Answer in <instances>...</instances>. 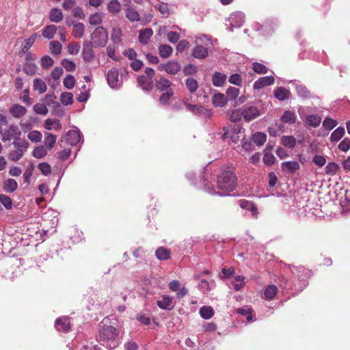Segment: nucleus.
Returning a JSON list of instances; mask_svg holds the SVG:
<instances>
[{
	"label": "nucleus",
	"instance_id": "nucleus-57",
	"mask_svg": "<svg viewBox=\"0 0 350 350\" xmlns=\"http://www.w3.org/2000/svg\"><path fill=\"white\" fill-rule=\"evenodd\" d=\"M155 8L165 17H167L170 14V10L166 3H159L155 5Z\"/></svg>",
	"mask_w": 350,
	"mask_h": 350
},
{
	"label": "nucleus",
	"instance_id": "nucleus-29",
	"mask_svg": "<svg viewBox=\"0 0 350 350\" xmlns=\"http://www.w3.org/2000/svg\"><path fill=\"white\" fill-rule=\"evenodd\" d=\"M57 30V28L55 25H48L43 29L42 36L44 38L49 40L52 39L56 33Z\"/></svg>",
	"mask_w": 350,
	"mask_h": 350
},
{
	"label": "nucleus",
	"instance_id": "nucleus-43",
	"mask_svg": "<svg viewBox=\"0 0 350 350\" xmlns=\"http://www.w3.org/2000/svg\"><path fill=\"white\" fill-rule=\"evenodd\" d=\"M200 314L204 319H211L214 314V310L211 306H203L200 309Z\"/></svg>",
	"mask_w": 350,
	"mask_h": 350
},
{
	"label": "nucleus",
	"instance_id": "nucleus-24",
	"mask_svg": "<svg viewBox=\"0 0 350 350\" xmlns=\"http://www.w3.org/2000/svg\"><path fill=\"white\" fill-rule=\"evenodd\" d=\"M172 82L164 77H161L159 80L156 81L155 85L158 90L159 91H164L169 89H171L170 87L172 85Z\"/></svg>",
	"mask_w": 350,
	"mask_h": 350
},
{
	"label": "nucleus",
	"instance_id": "nucleus-38",
	"mask_svg": "<svg viewBox=\"0 0 350 350\" xmlns=\"http://www.w3.org/2000/svg\"><path fill=\"white\" fill-rule=\"evenodd\" d=\"M33 86V90L38 91L40 94H43L47 89L46 84L41 79H35Z\"/></svg>",
	"mask_w": 350,
	"mask_h": 350
},
{
	"label": "nucleus",
	"instance_id": "nucleus-60",
	"mask_svg": "<svg viewBox=\"0 0 350 350\" xmlns=\"http://www.w3.org/2000/svg\"><path fill=\"white\" fill-rule=\"evenodd\" d=\"M184 103H185L187 109L189 110L190 111H192L195 114L200 115L202 113V111L204 110V108L200 105H191V104L187 103L185 101Z\"/></svg>",
	"mask_w": 350,
	"mask_h": 350
},
{
	"label": "nucleus",
	"instance_id": "nucleus-45",
	"mask_svg": "<svg viewBox=\"0 0 350 350\" xmlns=\"http://www.w3.org/2000/svg\"><path fill=\"white\" fill-rule=\"evenodd\" d=\"M174 92L172 89H169L165 93L161 95L159 98V103L163 105L169 104L170 98L174 95Z\"/></svg>",
	"mask_w": 350,
	"mask_h": 350
},
{
	"label": "nucleus",
	"instance_id": "nucleus-52",
	"mask_svg": "<svg viewBox=\"0 0 350 350\" xmlns=\"http://www.w3.org/2000/svg\"><path fill=\"white\" fill-rule=\"evenodd\" d=\"M63 84L67 89H72L75 84V79L74 76L72 75H67L63 81Z\"/></svg>",
	"mask_w": 350,
	"mask_h": 350
},
{
	"label": "nucleus",
	"instance_id": "nucleus-41",
	"mask_svg": "<svg viewBox=\"0 0 350 350\" xmlns=\"http://www.w3.org/2000/svg\"><path fill=\"white\" fill-rule=\"evenodd\" d=\"M57 137L55 135L50 133H46L44 135V145L47 146L49 149H51L53 148L55 142H56Z\"/></svg>",
	"mask_w": 350,
	"mask_h": 350
},
{
	"label": "nucleus",
	"instance_id": "nucleus-2",
	"mask_svg": "<svg viewBox=\"0 0 350 350\" xmlns=\"http://www.w3.org/2000/svg\"><path fill=\"white\" fill-rule=\"evenodd\" d=\"M217 188L219 191L207 188V191L211 194H218L221 196H228L237 185L236 176L231 172L225 171L221 173L217 177Z\"/></svg>",
	"mask_w": 350,
	"mask_h": 350
},
{
	"label": "nucleus",
	"instance_id": "nucleus-46",
	"mask_svg": "<svg viewBox=\"0 0 350 350\" xmlns=\"http://www.w3.org/2000/svg\"><path fill=\"white\" fill-rule=\"evenodd\" d=\"M60 100L64 105H71L73 103V95L71 92H63L60 96Z\"/></svg>",
	"mask_w": 350,
	"mask_h": 350
},
{
	"label": "nucleus",
	"instance_id": "nucleus-25",
	"mask_svg": "<svg viewBox=\"0 0 350 350\" xmlns=\"http://www.w3.org/2000/svg\"><path fill=\"white\" fill-rule=\"evenodd\" d=\"M18 187L17 182L13 178H8L5 180L3 189L7 193H12Z\"/></svg>",
	"mask_w": 350,
	"mask_h": 350
},
{
	"label": "nucleus",
	"instance_id": "nucleus-44",
	"mask_svg": "<svg viewBox=\"0 0 350 350\" xmlns=\"http://www.w3.org/2000/svg\"><path fill=\"white\" fill-rule=\"evenodd\" d=\"M185 85L190 93H194L198 88V81L191 77L187 78L186 79Z\"/></svg>",
	"mask_w": 350,
	"mask_h": 350
},
{
	"label": "nucleus",
	"instance_id": "nucleus-64",
	"mask_svg": "<svg viewBox=\"0 0 350 350\" xmlns=\"http://www.w3.org/2000/svg\"><path fill=\"white\" fill-rule=\"evenodd\" d=\"M40 62L42 68H48L53 66L54 61L50 56L44 55L41 58Z\"/></svg>",
	"mask_w": 350,
	"mask_h": 350
},
{
	"label": "nucleus",
	"instance_id": "nucleus-18",
	"mask_svg": "<svg viewBox=\"0 0 350 350\" xmlns=\"http://www.w3.org/2000/svg\"><path fill=\"white\" fill-rule=\"evenodd\" d=\"M208 52L206 48L202 45L196 46L192 52V55L196 59H205L208 56Z\"/></svg>",
	"mask_w": 350,
	"mask_h": 350
},
{
	"label": "nucleus",
	"instance_id": "nucleus-19",
	"mask_svg": "<svg viewBox=\"0 0 350 350\" xmlns=\"http://www.w3.org/2000/svg\"><path fill=\"white\" fill-rule=\"evenodd\" d=\"M137 83L144 90L150 91L153 88L152 81L150 79H148L144 75L139 76L137 78Z\"/></svg>",
	"mask_w": 350,
	"mask_h": 350
},
{
	"label": "nucleus",
	"instance_id": "nucleus-10",
	"mask_svg": "<svg viewBox=\"0 0 350 350\" xmlns=\"http://www.w3.org/2000/svg\"><path fill=\"white\" fill-rule=\"evenodd\" d=\"M242 133V128L239 125H235L230 128V130L227 131L223 135L224 139L230 137L231 140L234 143H237L241 140V137H243Z\"/></svg>",
	"mask_w": 350,
	"mask_h": 350
},
{
	"label": "nucleus",
	"instance_id": "nucleus-37",
	"mask_svg": "<svg viewBox=\"0 0 350 350\" xmlns=\"http://www.w3.org/2000/svg\"><path fill=\"white\" fill-rule=\"evenodd\" d=\"M281 144L288 148H293L296 145V139L293 136L284 135L281 138Z\"/></svg>",
	"mask_w": 350,
	"mask_h": 350
},
{
	"label": "nucleus",
	"instance_id": "nucleus-35",
	"mask_svg": "<svg viewBox=\"0 0 350 350\" xmlns=\"http://www.w3.org/2000/svg\"><path fill=\"white\" fill-rule=\"evenodd\" d=\"M107 10L111 14H117L121 10V4L118 0H111L107 4Z\"/></svg>",
	"mask_w": 350,
	"mask_h": 350
},
{
	"label": "nucleus",
	"instance_id": "nucleus-47",
	"mask_svg": "<svg viewBox=\"0 0 350 350\" xmlns=\"http://www.w3.org/2000/svg\"><path fill=\"white\" fill-rule=\"evenodd\" d=\"M155 255L158 259L164 260L170 258V252L167 249L161 247L156 250Z\"/></svg>",
	"mask_w": 350,
	"mask_h": 350
},
{
	"label": "nucleus",
	"instance_id": "nucleus-34",
	"mask_svg": "<svg viewBox=\"0 0 350 350\" xmlns=\"http://www.w3.org/2000/svg\"><path fill=\"white\" fill-rule=\"evenodd\" d=\"M103 14L101 12H95L89 17V23L91 25H99L103 23Z\"/></svg>",
	"mask_w": 350,
	"mask_h": 350
},
{
	"label": "nucleus",
	"instance_id": "nucleus-53",
	"mask_svg": "<svg viewBox=\"0 0 350 350\" xmlns=\"http://www.w3.org/2000/svg\"><path fill=\"white\" fill-rule=\"evenodd\" d=\"M240 91L234 87H230L226 90V98L229 100H234L239 94Z\"/></svg>",
	"mask_w": 350,
	"mask_h": 350
},
{
	"label": "nucleus",
	"instance_id": "nucleus-39",
	"mask_svg": "<svg viewBox=\"0 0 350 350\" xmlns=\"http://www.w3.org/2000/svg\"><path fill=\"white\" fill-rule=\"evenodd\" d=\"M173 49L172 46L167 44H161L159 48V53L161 57L167 58L172 53Z\"/></svg>",
	"mask_w": 350,
	"mask_h": 350
},
{
	"label": "nucleus",
	"instance_id": "nucleus-17",
	"mask_svg": "<svg viewBox=\"0 0 350 350\" xmlns=\"http://www.w3.org/2000/svg\"><path fill=\"white\" fill-rule=\"evenodd\" d=\"M157 304L163 310H171L174 307L173 299L167 295H163L161 300L157 301Z\"/></svg>",
	"mask_w": 350,
	"mask_h": 350
},
{
	"label": "nucleus",
	"instance_id": "nucleus-42",
	"mask_svg": "<svg viewBox=\"0 0 350 350\" xmlns=\"http://www.w3.org/2000/svg\"><path fill=\"white\" fill-rule=\"evenodd\" d=\"M44 103L48 106H51L53 108L59 107V103L57 101V97L53 94H47L44 97Z\"/></svg>",
	"mask_w": 350,
	"mask_h": 350
},
{
	"label": "nucleus",
	"instance_id": "nucleus-50",
	"mask_svg": "<svg viewBox=\"0 0 350 350\" xmlns=\"http://www.w3.org/2000/svg\"><path fill=\"white\" fill-rule=\"evenodd\" d=\"M46 154L47 150L43 146L35 148L32 152V155L37 159L43 158Z\"/></svg>",
	"mask_w": 350,
	"mask_h": 350
},
{
	"label": "nucleus",
	"instance_id": "nucleus-23",
	"mask_svg": "<svg viewBox=\"0 0 350 350\" xmlns=\"http://www.w3.org/2000/svg\"><path fill=\"white\" fill-rule=\"evenodd\" d=\"M10 111L14 118H19L27 113V109L23 106L15 104L11 107Z\"/></svg>",
	"mask_w": 350,
	"mask_h": 350
},
{
	"label": "nucleus",
	"instance_id": "nucleus-12",
	"mask_svg": "<svg viewBox=\"0 0 350 350\" xmlns=\"http://www.w3.org/2000/svg\"><path fill=\"white\" fill-rule=\"evenodd\" d=\"M274 81L275 79L272 76L262 77L254 82L253 88L255 90H260L266 86L273 85Z\"/></svg>",
	"mask_w": 350,
	"mask_h": 350
},
{
	"label": "nucleus",
	"instance_id": "nucleus-14",
	"mask_svg": "<svg viewBox=\"0 0 350 350\" xmlns=\"http://www.w3.org/2000/svg\"><path fill=\"white\" fill-rule=\"evenodd\" d=\"M93 46H94L92 44L88 42L85 43L83 45L82 57L86 62H92L95 57Z\"/></svg>",
	"mask_w": 350,
	"mask_h": 350
},
{
	"label": "nucleus",
	"instance_id": "nucleus-26",
	"mask_svg": "<svg viewBox=\"0 0 350 350\" xmlns=\"http://www.w3.org/2000/svg\"><path fill=\"white\" fill-rule=\"evenodd\" d=\"M153 35V31L150 28H146L140 31L139 35V41L142 44H147L148 41Z\"/></svg>",
	"mask_w": 350,
	"mask_h": 350
},
{
	"label": "nucleus",
	"instance_id": "nucleus-58",
	"mask_svg": "<svg viewBox=\"0 0 350 350\" xmlns=\"http://www.w3.org/2000/svg\"><path fill=\"white\" fill-rule=\"evenodd\" d=\"M61 64H62V66L66 69V70H67L68 72H72L76 68L75 63L73 61H71V60H69L67 59H64L62 61Z\"/></svg>",
	"mask_w": 350,
	"mask_h": 350
},
{
	"label": "nucleus",
	"instance_id": "nucleus-21",
	"mask_svg": "<svg viewBox=\"0 0 350 350\" xmlns=\"http://www.w3.org/2000/svg\"><path fill=\"white\" fill-rule=\"evenodd\" d=\"M290 95V91L283 87L277 88L274 91V96L280 101L288 99Z\"/></svg>",
	"mask_w": 350,
	"mask_h": 350
},
{
	"label": "nucleus",
	"instance_id": "nucleus-9",
	"mask_svg": "<svg viewBox=\"0 0 350 350\" xmlns=\"http://www.w3.org/2000/svg\"><path fill=\"white\" fill-rule=\"evenodd\" d=\"M229 21L230 24L228 29L230 31H232L234 27L239 28L243 24L245 21V15L241 12L232 13L229 18Z\"/></svg>",
	"mask_w": 350,
	"mask_h": 350
},
{
	"label": "nucleus",
	"instance_id": "nucleus-49",
	"mask_svg": "<svg viewBox=\"0 0 350 350\" xmlns=\"http://www.w3.org/2000/svg\"><path fill=\"white\" fill-rule=\"evenodd\" d=\"M339 169L338 165L335 162L329 163L325 167V173L328 175H334Z\"/></svg>",
	"mask_w": 350,
	"mask_h": 350
},
{
	"label": "nucleus",
	"instance_id": "nucleus-61",
	"mask_svg": "<svg viewBox=\"0 0 350 350\" xmlns=\"http://www.w3.org/2000/svg\"><path fill=\"white\" fill-rule=\"evenodd\" d=\"M33 110L37 114L46 115L48 113L46 104L37 103L33 106Z\"/></svg>",
	"mask_w": 350,
	"mask_h": 350
},
{
	"label": "nucleus",
	"instance_id": "nucleus-30",
	"mask_svg": "<svg viewBox=\"0 0 350 350\" xmlns=\"http://www.w3.org/2000/svg\"><path fill=\"white\" fill-rule=\"evenodd\" d=\"M226 80V75L220 72H216L213 75L212 81L215 86H222Z\"/></svg>",
	"mask_w": 350,
	"mask_h": 350
},
{
	"label": "nucleus",
	"instance_id": "nucleus-8",
	"mask_svg": "<svg viewBox=\"0 0 350 350\" xmlns=\"http://www.w3.org/2000/svg\"><path fill=\"white\" fill-rule=\"evenodd\" d=\"M241 115L245 120L250 122L260 116V111L257 106H245L241 111Z\"/></svg>",
	"mask_w": 350,
	"mask_h": 350
},
{
	"label": "nucleus",
	"instance_id": "nucleus-59",
	"mask_svg": "<svg viewBox=\"0 0 350 350\" xmlns=\"http://www.w3.org/2000/svg\"><path fill=\"white\" fill-rule=\"evenodd\" d=\"M27 137L33 142H39L41 141L42 135L38 131H33L29 133Z\"/></svg>",
	"mask_w": 350,
	"mask_h": 350
},
{
	"label": "nucleus",
	"instance_id": "nucleus-62",
	"mask_svg": "<svg viewBox=\"0 0 350 350\" xmlns=\"http://www.w3.org/2000/svg\"><path fill=\"white\" fill-rule=\"evenodd\" d=\"M24 72L28 75H33L37 70V66L35 64L27 63L24 66Z\"/></svg>",
	"mask_w": 350,
	"mask_h": 350
},
{
	"label": "nucleus",
	"instance_id": "nucleus-63",
	"mask_svg": "<svg viewBox=\"0 0 350 350\" xmlns=\"http://www.w3.org/2000/svg\"><path fill=\"white\" fill-rule=\"evenodd\" d=\"M337 125V122L332 118H326L323 122V126L326 130H332Z\"/></svg>",
	"mask_w": 350,
	"mask_h": 350
},
{
	"label": "nucleus",
	"instance_id": "nucleus-28",
	"mask_svg": "<svg viewBox=\"0 0 350 350\" xmlns=\"http://www.w3.org/2000/svg\"><path fill=\"white\" fill-rule=\"evenodd\" d=\"M212 100H213V103L216 107H223L227 103L226 96L224 94H221V93H217V94H214Z\"/></svg>",
	"mask_w": 350,
	"mask_h": 350
},
{
	"label": "nucleus",
	"instance_id": "nucleus-22",
	"mask_svg": "<svg viewBox=\"0 0 350 350\" xmlns=\"http://www.w3.org/2000/svg\"><path fill=\"white\" fill-rule=\"evenodd\" d=\"M239 205L243 209L251 211L253 215H256L258 214L257 206L250 201L247 200H241L239 201Z\"/></svg>",
	"mask_w": 350,
	"mask_h": 350
},
{
	"label": "nucleus",
	"instance_id": "nucleus-15",
	"mask_svg": "<svg viewBox=\"0 0 350 350\" xmlns=\"http://www.w3.org/2000/svg\"><path fill=\"white\" fill-rule=\"evenodd\" d=\"M55 327L58 331L67 332L70 329L69 319L66 317H62L57 319L55 322Z\"/></svg>",
	"mask_w": 350,
	"mask_h": 350
},
{
	"label": "nucleus",
	"instance_id": "nucleus-33",
	"mask_svg": "<svg viewBox=\"0 0 350 350\" xmlns=\"http://www.w3.org/2000/svg\"><path fill=\"white\" fill-rule=\"evenodd\" d=\"M85 32V25L82 23H76L73 25L72 35L75 38H82Z\"/></svg>",
	"mask_w": 350,
	"mask_h": 350
},
{
	"label": "nucleus",
	"instance_id": "nucleus-7",
	"mask_svg": "<svg viewBox=\"0 0 350 350\" xmlns=\"http://www.w3.org/2000/svg\"><path fill=\"white\" fill-rule=\"evenodd\" d=\"M81 139V133L79 131L70 130L61 139V142H66L70 146L77 145Z\"/></svg>",
	"mask_w": 350,
	"mask_h": 350
},
{
	"label": "nucleus",
	"instance_id": "nucleus-54",
	"mask_svg": "<svg viewBox=\"0 0 350 350\" xmlns=\"http://www.w3.org/2000/svg\"><path fill=\"white\" fill-rule=\"evenodd\" d=\"M252 68L258 74H266L268 71V68L264 64L258 62H254Z\"/></svg>",
	"mask_w": 350,
	"mask_h": 350
},
{
	"label": "nucleus",
	"instance_id": "nucleus-16",
	"mask_svg": "<svg viewBox=\"0 0 350 350\" xmlns=\"http://www.w3.org/2000/svg\"><path fill=\"white\" fill-rule=\"evenodd\" d=\"M299 163L296 161H289L282 163V170L287 173H294L296 170L299 169Z\"/></svg>",
	"mask_w": 350,
	"mask_h": 350
},
{
	"label": "nucleus",
	"instance_id": "nucleus-51",
	"mask_svg": "<svg viewBox=\"0 0 350 350\" xmlns=\"http://www.w3.org/2000/svg\"><path fill=\"white\" fill-rule=\"evenodd\" d=\"M278 292V288L275 285H269L265 291V296L268 299H272Z\"/></svg>",
	"mask_w": 350,
	"mask_h": 350
},
{
	"label": "nucleus",
	"instance_id": "nucleus-40",
	"mask_svg": "<svg viewBox=\"0 0 350 350\" xmlns=\"http://www.w3.org/2000/svg\"><path fill=\"white\" fill-rule=\"evenodd\" d=\"M267 139V135L260 132L254 133L252 136V141L257 146H260L265 144Z\"/></svg>",
	"mask_w": 350,
	"mask_h": 350
},
{
	"label": "nucleus",
	"instance_id": "nucleus-11",
	"mask_svg": "<svg viewBox=\"0 0 350 350\" xmlns=\"http://www.w3.org/2000/svg\"><path fill=\"white\" fill-rule=\"evenodd\" d=\"M159 69L165 70L167 74L176 75L181 70V66L178 62L170 60L160 64Z\"/></svg>",
	"mask_w": 350,
	"mask_h": 350
},
{
	"label": "nucleus",
	"instance_id": "nucleus-27",
	"mask_svg": "<svg viewBox=\"0 0 350 350\" xmlns=\"http://www.w3.org/2000/svg\"><path fill=\"white\" fill-rule=\"evenodd\" d=\"M125 16L131 22H137L140 21L139 14L133 8L125 9Z\"/></svg>",
	"mask_w": 350,
	"mask_h": 350
},
{
	"label": "nucleus",
	"instance_id": "nucleus-36",
	"mask_svg": "<svg viewBox=\"0 0 350 350\" xmlns=\"http://www.w3.org/2000/svg\"><path fill=\"white\" fill-rule=\"evenodd\" d=\"M297 117L294 112L291 111H286L281 118L283 122L290 124H294L296 121Z\"/></svg>",
	"mask_w": 350,
	"mask_h": 350
},
{
	"label": "nucleus",
	"instance_id": "nucleus-48",
	"mask_svg": "<svg viewBox=\"0 0 350 350\" xmlns=\"http://www.w3.org/2000/svg\"><path fill=\"white\" fill-rule=\"evenodd\" d=\"M37 37L36 33L32 34L27 39H25L22 44V49L23 52L27 51V50L33 45Z\"/></svg>",
	"mask_w": 350,
	"mask_h": 350
},
{
	"label": "nucleus",
	"instance_id": "nucleus-55",
	"mask_svg": "<svg viewBox=\"0 0 350 350\" xmlns=\"http://www.w3.org/2000/svg\"><path fill=\"white\" fill-rule=\"evenodd\" d=\"M0 202L8 210L11 209L12 207V199L4 194H0Z\"/></svg>",
	"mask_w": 350,
	"mask_h": 350
},
{
	"label": "nucleus",
	"instance_id": "nucleus-20",
	"mask_svg": "<svg viewBox=\"0 0 350 350\" xmlns=\"http://www.w3.org/2000/svg\"><path fill=\"white\" fill-rule=\"evenodd\" d=\"M49 18L51 22L57 23L62 21L64 16L59 8H53L50 10Z\"/></svg>",
	"mask_w": 350,
	"mask_h": 350
},
{
	"label": "nucleus",
	"instance_id": "nucleus-5",
	"mask_svg": "<svg viewBox=\"0 0 350 350\" xmlns=\"http://www.w3.org/2000/svg\"><path fill=\"white\" fill-rule=\"evenodd\" d=\"M108 85L113 89H118L122 85V81L119 79V70L113 68L107 74Z\"/></svg>",
	"mask_w": 350,
	"mask_h": 350
},
{
	"label": "nucleus",
	"instance_id": "nucleus-56",
	"mask_svg": "<svg viewBox=\"0 0 350 350\" xmlns=\"http://www.w3.org/2000/svg\"><path fill=\"white\" fill-rule=\"evenodd\" d=\"M49 49L51 53L59 55L62 51V45L58 41H52L49 44Z\"/></svg>",
	"mask_w": 350,
	"mask_h": 350
},
{
	"label": "nucleus",
	"instance_id": "nucleus-3",
	"mask_svg": "<svg viewBox=\"0 0 350 350\" xmlns=\"http://www.w3.org/2000/svg\"><path fill=\"white\" fill-rule=\"evenodd\" d=\"M12 145L15 149L9 152L8 158L13 161H18L23 156L29 146L28 142L21 138L15 139L12 142Z\"/></svg>",
	"mask_w": 350,
	"mask_h": 350
},
{
	"label": "nucleus",
	"instance_id": "nucleus-31",
	"mask_svg": "<svg viewBox=\"0 0 350 350\" xmlns=\"http://www.w3.org/2000/svg\"><path fill=\"white\" fill-rule=\"evenodd\" d=\"M306 122L307 124L315 128L320 125L321 118L315 114L308 115L306 118Z\"/></svg>",
	"mask_w": 350,
	"mask_h": 350
},
{
	"label": "nucleus",
	"instance_id": "nucleus-6",
	"mask_svg": "<svg viewBox=\"0 0 350 350\" xmlns=\"http://www.w3.org/2000/svg\"><path fill=\"white\" fill-rule=\"evenodd\" d=\"M21 135V131L18 126L15 124L10 125L8 130L1 132V139L3 142L10 141L12 139L14 140L19 139Z\"/></svg>",
	"mask_w": 350,
	"mask_h": 350
},
{
	"label": "nucleus",
	"instance_id": "nucleus-4",
	"mask_svg": "<svg viewBox=\"0 0 350 350\" xmlns=\"http://www.w3.org/2000/svg\"><path fill=\"white\" fill-rule=\"evenodd\" d=\"M92 44L94 47H104L108 41V33L103 27H96L91 34Z\"/></svg>",
	"mask_w": 350,
	"mask_h": 350
},
{
	"label": "nucleus",
	"instance_id": "nucleus-32",
	"mask_svg": "<svg viewBox=\"0 0 350 350\" xmlns=\"http://www.w3.org/2000/svg\"><path fill=\"white\" fill-rule=\"evenodd\" d=\"M345 129L342 126L338 127L335 129L330 135V141L332 142H338L345 135Z\"/></svg>",
	"mask_w": 350,
	"mask_h": 350
},
{
	"label": "nucleus",
	"instance_id": "nucleus-1",
	"mask_svg": "<svg viewBox=\"0 0 350 350\" xmlns=\"http://www.w3.org/2000/svg\"><path fill=\"white\" fill-rule=\"evenodd\" d=\"M122 334L111 325H103L99 330L98 340L101 345L109 349L117 347L121 342Z\"/></svg>",
	"mask_w": 350,
	"mask_h": 350
},
{
	"label": "nucleus",
	"instance_id": "nucleus-13",
	"mask_svg": "<svg viewBox=\"0 0 350 350\" xmlns=\"http://www.w3.org/2000/svg\"><path fill=\"white\" fill-rule=\"evenodd\" d=\"M291 83H292L293 85L295 86L296 92L299 96H301L303 98H310V91L300 81L294 80L291 81Z\"/></svg>",
	"mask_w": 350,
	"mask_h": 350
}]
</instances>
